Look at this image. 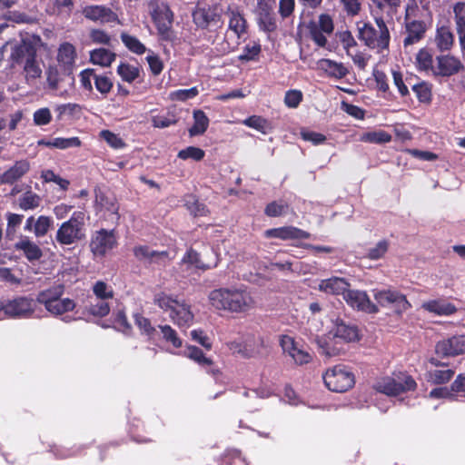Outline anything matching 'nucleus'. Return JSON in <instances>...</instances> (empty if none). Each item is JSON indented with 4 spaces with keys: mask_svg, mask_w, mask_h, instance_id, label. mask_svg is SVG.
<instances>
[{
    "mask_svg": "<svg viewBox=\"0 0 465 465\" xmlns=\"http://www.w3.org/2000/svg\"><path fill=\"white\" fill-rule=\"evenodd\" d=\"M350 284L345 279L341 277H331L329 279L322 280L319 283V290L327 294L340 295L344 297V292H347Z\"/></svg>",
    "mask_w": 465,
    "mask_h": 465,
    "instance_id": "23",
    "label": "nucleus"
},
{
    "mask_svg": "<svg viewBox=\"0 0 465 465\" xmlns=\"http://www.w3.org/2000/svg\"><path fill=\"white\" fill-rule=\"evenodd\" d=\"M85 310L94 316L104 317L110 312V305L106 300H96L95 297L89 296Z\"/></svg>",
    "mask_w": 465,
    "mask_h": 465,
    "instance_id": "33",
    "label": "nucleus"
},
{
    "mask_svg": "<svg viewBox=\"0 0 465 465\" xmlns=\"http://www.w3.org/2000/svg\"><path fill=\"white\" fill-rule=\"evenodd\" d=\"M121 40L124 46L135 54H143L147 49L145 45L136 37L127 33L121 34Z\"/></svg>",
    "mask_w": 465,
    "mask_h": 465,
    "instance_id": "38",
    "label": "nucleus"
},
{
    "mask_svg": "<svg viewBox=\"0 0 465 465\" xmlns=\"http://www.w3.org/2000/svg\"><path fill=\"white\" fill-rule=\"evenodd\" d=\"M81 141L78 137L62 138L57 137L53 139V147L58 149H67L71 147H79Z\"/></svg>",
    "mask_w": 465,
    "mask_h": 465,
    "instance_id": "60",
    "label": "nucleus"
},
{
    "mask_svg": "<svg viewBox=\"0 0 465 465\" xmlns=\"http://www.w3.org/2000/svg\"><path fill=\"white\" fill-rule=\"evenodd\" d=\"M47 74V84L48 87L55 93L56 95L61 97L67 96L69 90L64 88V85H67L70 88L74 84V79L70 76L61 78L58 71L55 68H49L46 72Z\"/></svg>",
    "mask_w": 465,
    "mask_h": 465,
    "instance_id": "20",
    "label": "nucleus"
},
{
    "mask_svg": "<svg viewBox=\"0 0 465 465\" xmlns=\"http://www.w3.org/2000/svg\"><path fill=\"white\" fill-rule=\"evenodd\" d=\"M42 45V39L35 35L24 36L19 44L12 47L10 58L14 64H23L25 61L36 58V53Z\"/></svg>",
    "mask_w": 465,
    "mask_h": 465,
    "instance_id": "8",
    "label": "nucleus"
},
{
    "mask_svg": "<svg viewBox=\"0 0 465 465\" xmlns=\"http://www.w3.org/2000/svg\"><path fill=\"white\" fill-rule=\"evenodd\" d=\"M64 294V286L59 284L41 292L37 296V302L45 307L61 298Z\"/></svg>",
    "mask_w": 465,
    "mask_h": 465,
    "instance_id": "36",
    "label": "nucleus"
},
{
    "mask_svg": "<svg viewBox=\"0 0 465 465\" xmlns=\"http://www.w3.org/2000/svg\"><path fill=\"white\" fill-rule=\"evenodd\" d=\"M417 68L420 71H431L434 74L433 56L427 49H420L416 54Z\"/></svg>",
    "mask_w": 465,
    "mask_h": 465,
    "instance_id": "40",
    "label": "nucleus"
},
{
    "mask_svg": "<svg viewBox=\"0 0 465 465\" xmlns=\"http://www.w3.org/2000/svg\"><path fill=\"white\" fill-rule=\"evenodd\" d=\"M184 355L200 365L205 366L212 364V361L204 356L201 349L195 346H188L184 351Z\"/></svg>",
    "mask_w": 465,
    "mask_h": 465,
    "instance_id": "51",
    "label": "nucleus"
},
{
    "mask_svg": "<svg viewBox=\"0 0 465 465\" xmlns=\"http://www.w3.org/2000/svg\"><path fill=\"white\" fill-rule=\"evenodd\" d=\"M95 88L103 94H108L112 87L113 82L105 75H94V76Z\"/></svg>",
    "mask_w": 465,
    "mask_h": 465,
    "instance_id": "61",
    "label": "nucleus"
},
{
    "mask_svg": "<svg viewBox=\"0 0 465 465\" xmlns=\"http://www.w3.org/2000/svg\"><path fill=\"white\" fill-rule=\"evenodd\" d=\"M84 15L87 19L102 24L114 22L117 19V15L104 5L86 6L84 9Z\"/></svg>",
    "mask_w": 465,
    "mask_h": 465,
    "instance_id": "22",
    "label": "nucleus"
},
{
    "mask_svg": "<svg viewBox=\"0 0 465 465\" xmlns=\"http://www.w3.org/2000/svg\"><path fill=\"white\" fill-rule=\"evenodd\" d=\"M434 75L450 77L464 71V64L460 59L452 54H441L436 57Z\"/></svg>",
    "mask_w": 465,
    "mask_h": 465,
    "instance_id": "14",
    "label": "nucleus"
},
{
    "mask_svg": "<svg viewBox=\"0 0 465 465\" xmlns=\"http://www.w3.org/2000/svg\"><path fill=\"white\" fill-rule=\"evenodd\" d=\"M52 121V114L49 108L37 109L33 114V122L36 126L46 125Z\"/></svg>",
    "mask_w": 465,
    "mask_h": 465,
    "instance_id": "54",
    "label": "nucleus"
},
{
    "mask_svg": "<svg viewBox=\"0 0 465 465\" xmlns=\"http://www.w3.org/2000/svg\"><path fill=\"white\" fill-rule=\"evenodd\" d=\"M376 27L371 24L357 23L358 37L371 49L382 53L389 48L390 32L382 18H376Z\"/></svg>",
    "mask_w": 465,
    "mask_h": 465,
    "instance_id": "3",
    "label": "nucleus"
},
{
    "mask_svg": "<svg viewBox=\"0 0 465 465\" xmlns=\"http://www.w3.org/2000/svg\"><path fill=\"white\" fill-rule=\"evenodd\" d=\"M17 203L19 208L23 211L35 210L40 206L42 198L32 190H27L19 196Z\"/></svg>",
    "mask_w": 465,
    "mask_h": 465,
    "instance_id": "32",
    "label": "nucleus"
},
{
    "mask_svg": "<svg viewBox=\"0 0 465 465\" xmlns=\"http://www.w3.org/2000/svg\"><path fill=\"white\" fill-rule=\"evenodd\" d=\"M372 295L380 306L392 307L398 314L411 307L406 296L395 289H373Z\"/></svg>",
    "mask_w": 465,
    "mask_h": 465,
    "instance_id": "6",
    "label": "nucleus"
},
{
    "mask_svg": "<svg viewBox=\"0 0 465 465\" xmlns=\"http://www.w3.org/2000/svg\"><path fill=\"white\" fill-rule=\"evenodd\" d=\"M280 344L283 352L288 354L296 364H306L312 359L308 351L298 346L294 338L292 336L282 335L280 339Z\"/></svg>",
    "mask_w": 465,
    "mask_h": 465,
    "instance_id": "16",
    "label": "nucleus"
},
{
    "mask_svg": "<svg viewBox=\"0 0 465 465\" xmlns=\"http://www.w3.org/2000/svg\"><path fill=\"white\" fill-rule=\"evenodd\" d=\"M302 101V93L293 89L286 92L284 96V104L289 108H296Z\"/></svg>",
    "mask_w": 465,
    "mask_h": 465,
    "instance_id": "58",
    "label": "nucleus"
},
{
    "mask_svg": "<svg viewBox=\"0 0 465 465\" xmlns=\"http://www.w3.org/2000/svg\"><path fill=\"white\" fill-rule=\"evenodd\" d=\"M118 210V204L114 197L104 193L96 194L95 211L100 218L117 223L120 218Z\"/></svg>",
    "mask_w": 465,
    "mask_h": 465,
    "instance_id": "15",
    "label": "nucleus"
},
{
    "mask_svg": "<svg viewBox=\"0 0 465 465\" xmlns=\"http://www.w3.org/2000/svg\"><path fill=\"white\" fill-rule=\"evenodd\" d=\"M53 220L49 216L40 215L34 224V233L36 237L45 236L50 230Z\"/></svg>",
    "mask_w": 465,
    "mask_h": 465,
    "instance_id": "48",
    "label": "nucleus"
},
{
    "mask_svg": "<svg viewBox=\"0 0 465 465\" xmlns=\"http://www.w3.org/2000/svg\"><path fill=\"white\" fill-rule=\"evenodd\" d=\"M245 20L239 14L235 12H231L230 21H229V28L235 33L237 37H241V35L245 32Z\"/></svg>",
    "mask_w": 465,
    "mask_h": 465,
    "instance_id": "49",
    "label": "nucleus"
},
{
    "mask_svg": "<svg viewBox=\"0 0 465 465\" xmlns=\"http://www.w3.org/2000/svg\"><path fill=\"white\" fill-rule=\"evenodd\" d=\"M209 259L203 260L200 254L193 249H189L182 259V262L198 270L206 271L215 268L218 264V254L211 250Z\"/></svg>",
    "mask_w": 465,
    "mask_h": 465,
    "instance_id": "17",
    "label": "nucleus"
},
{
    "mask_svg": "<svg viewBox=\"0 0 465 465\" xmlns=\"http://www.w3.org/2000/svg\"><path fill=\"white\" fill-rule=\"evenodd\" d=\"M333 334L336 338H340L348 342L354 341L358 339L357 328L342 322H337Z\"/></svg>",
    "mask_w": 465,
    "mask_h": 465,
    "instance_id": "34",
    "label": "nucleus"
},
{
    "mask_svg": "<svg viewBox=\"0 0 465 465\" xmlns=\"http://www.w3.org/2000/svg\"><path fill=\"white\" fill-rule=\"evenodd\" d=\"M454 375V371L450 369L434 370L429 371L428 381L434 384H443L448 382Z\"/></svg>",
    "mask_w": 465,
    "mask_h": 465,
    "instance_id": "46",
    "label": "nucleus"
},
{
    "mask_svg": "<svg viewBox=\"0 0 465 465\" xmlns=\"http://www.w3.org/2000/svg\"><path fill=\"white\" fill-rule=\"evenodd\" d=\"M324 34L325 33L322 31L316 24H312L310 25L311 38L320 47H324L327 44V38Z\"/></svg>",
    "mask_w": 465,
    "mask_h": 465,
    "instance_id": "63",
    "label": "nucleus"
},
{
    "mask_svg": "<svg viewBox=\"0 0 465 465\" xmlns=\"http://www.w3.org/2000/svg\"><path fill=\"white\" fill-rule=\"evenodd\" d=\"M317 66L328 76L336 79L343 78L349 73L347 67L342 63H338L331 59L319 60Z\"/></svg>",
    "mask_w": 465,
    "mask_h": 465,
    "instance_id": "26",
    "label": "nucleus"
},
{
    "mask_svg": "<svg viewBox=\"0 0 465 465\" xmlns=\"http://www.w3.org/2000/svg\"><path fill=\"white\" fill-rule=\"evenodd\" d=\"M262 344V339L259 338L257 340H248L244 344L237 341H231L228 343V347L233 353H238L244 358H251L259 354L260 351L256 347Z\"/></svg>",
    "mask_w": 465,
    "mask_h": 465,
    "instance_id": "24",
    "label": "nucleus"
},
{
    "mask_svg": "<svg viewBox=\"0 0 465 465\" xmlns=\"http://www.w3.org/2000/svg\"><path fill=\"white\" fill-rule=\"evenodd\" d=\"M221 11L217 5L198 2L196 9L193 13V22L198 27L205 28L212 23H217L220 20Z\"/></svg>",
    "mask_w": 465,
    "mask_h": 465,
    "instance_id": "13",
    "label": "nucleus"
},
{
    "mask_svg": "<svg viewBox=\"0 0 465 465\" xmlns=\"http://www.w3.org/2000/svg\"><path fill=\"white\" fill-rule=\"evenodd\" d=\"M435 43L438 49L441 52L450 50L454 43V36L450 29L447 26L438 27L435 35Z\"/></svg>",
    "mask_w": 465,
    "mask_h": 465,
    "instance_id": "30",
    "label": "nucleus"
},
{
    "mask_svg": "<svg viewBox=\"0 0 465 465\" xmlns=\"http://www.w3.org/2000/svg\"><path fill=\"white\" fill-rule=\"evenodd\" d=\"M93 293L96 300H112L114 298V289L111 285L103 281H97L94 283Z\"/></svg>",
    "mask_w": 465,
    "mask_h": 465,
    "instance_id": "42",
    "label": "nucleus"
},
{
    "mask_svg": "<svg viewBox=\"0 0 465 465\" xmlns=\"http://www.w3.org/2000/svg\"><path fill=\"white\" fill-rule=\"evenodd\" d=\"M118 245L114 230L100 229L92 233L90 250L96 257H104Z\"/></svg>",
    "mask_w": 465,
    "mask_h": 465,
    "instance_id": "9",
    "label": "nucleus"
},
{
    "mask_svg": "<svg viewBox=\"0 0 465 465\" xmlns=\"http://www.w3.org/2000/svg\"><path fill=\"white\" fill-rule=\"evenodd\" d=\"M86 215L83 211H75L70 219L62 223L55 233V242L62 246L73 245L85 239Z\"/></svg>",
    "mask_w": 465,
    "mask_h": 465,
    "instance_id": "4",
    "label": "nucleus"
},
{
    "mask_svg": "<svg viewBox=\"0 0 465 465\" xmlns=\"http://www.w3.org/2000/svg\"><path fill=\"white\" fill-rule=\"evenodd\" d=\"M134 253L140 260H149L152 262L163 260L167 256V253L165 252L153 251L147 246L135 247L134 249Z\"/></svg>",
    "mask_w": 465,
    "mask_h": 465,
    "instance_id": "39",
    "label": "nucleus"
},
{
    "mask_svg": "<svg viewBox=\"0 0 465 465\" xmlns=\"http://www.w3.org/2000/svg\"><path fill=\"white\" fill-rule=\"evenodd\" d=\"M436 353L440 356H454L465 353V335L453 336L436 344Z\"/></svg>",
    "mask_w": 465,
    "mask_h": 465,
    "instance_id": "19",
    "label": "nucleus"
},
{
    "mask_svg": "<svg viewBox=\"0 0 465 465\" xmlns=\"http://www.w3.org/2000/svg\"><path fill=\"white\" fill-rule=\"evenodd\" d=\"M139 73L138 67L129 64L122 63L117 67V74L127 83L134 81L139 76Z\"/></svg>",
    "mask_w": 465,
    "mask_h": 465,
    "instance_id": "45",
    "label": "nucleus"
},
{
    "mask_svg": "<svg viewBox=\"0 0 465 465\" xmlns=\"http://www.w3.org/2000/svg\"><path fill=\"white\" fill-rule=\"evenodd\" d=\"M421 308L439 316H449L456 312V307L452 303L443 300L425 302L422 303Z\"/></svg>",
    "mask_w": 465,
    "mask_h": 465,
    "instance_id": "27",
    "label": "nucleus"
},
{
    "mask_svg": "<svg viewBox=\"0 0 465 465\" xmlns=\"http://www.w3.org/2000/svg\"><path fill=\"white\" fill-rule=\"evenodd\" d=\"M199 94L197 87L190 89L175 90L170 94V98L173 101H186L194 98Z\"/></svg>",
    "mask_w": 465,
    "mask_h": 465,
    "instance_id": "57",
    "label": "nucleus"
},
{
    "mask_svg": "<svg viewBox=\"0 0 465 465\" xmlns=\"http://www.w3.org/2000/svg\"><path fill=\"white\" fill-rule=\"evenodd\" d=\"M30 162L26 159L15 162L13 165L0 174V183L8 185L15 183L30 171Z\"/></svg>",
    "mask_w": 465,
    "mask_h": 465,
    "instance_id": "18",
    "label": "nucleus"
},
{
    "mask_svg": "<svg viewBox=\"0 0 465 465\" xmlns=\"http://www.w3.org/2000/svg\"><path fill=\"white\" fill-rule=\"evenodd\" d=\"M134 322L141 331L145 333L149 338H153L156 333L155 328L152 326L151 322L147 318L140 314H134Z\"/></svg>",
    "mask_w": 465,
    "mask_h": 465,
    "instance_id": "56",
    "label": "nucleus"
},
{
    "mask_svg": "<svg viewBox=\"0 0 465 465\" xmlns=\"http://www.w3.org/2000/svg\"><path fill=\"white\" fill-rule=\"evenodd\" d=\"M415 388V381L408 375L398 377L397 380L385 377L381 379L375 385L377 391L388 396H396L404 391H413Z\"/></svg>",
    "mask_w": 465,
    "mask_h": 465,
    "instance_id": "11",
    "label": "nucleus"
},
{
    "mask_svg": "<svg viewBox=\"0 0 465 465\" xmlns=\"http://www.w3.org/2000/svg\"><path fill=\"white\" fill-rule=\"evenodd\" d=\"M75 302L69 298H59L57 301L53 303L45 306L47 312L52 313L53 315H62L65 312H71L74 309Z\"/></svg>",
    "mask_w": 465,
    "mask_h": 465,
    "instance_id": "35",
    "label": "nucleus"
},
{
    "mask_svg": "<svg viewBox=\"0 0 465 465\" xmlns=\"http://www.w3.org/2000/svg\"><path fill=\"white\" fill-rule=\"evenodd\" d=\"M23 64L27 81H33L41 77L42 69L36 62V58L29 59Z\"/></svg>",
    "mask_w": 465,
    "mask_h": 465,
    "instance_id": "47",
    "label": "nucleus"
},
{
    "mask_svg": "<svg viewBox=\"0 0 465 465\" xmlns=\"http://www.w3.org/2000/svg\"><path fill=\"white\" fill-rule=\"evenodd\" d=\"M160 331L163 334V338L170 342L174 348H180L183 345L182 340L178 337L177 332L170 325H160Z\"/></svg>",
    "mask_w": 465,
    "mask_h": 465,
    "instance_id": "50",
    "label": "nucleus"
},
{
    "mask_svg": "<svg viewBox=\"0 0 465 465\" xmlns=\"http://www.w3.org/2000/svg\"><path fill=\"white\" fill-rule=\"evenodd\" d=\"M100 136L113 148L118 149L124 146V142L118 135L108 131L104 130L100 133Z\"/></svg>",
    "mask_w": 465,
    "mask_h": 465,
    "instance_id": "64",
    "label": "nucleus"
},
{
    "mask_svg": "<svg viewBox=\"0 0 465 465\" xmlns=\"http://www.w3.org/2000/svg\"><path fill=\"white\" fill-rule=\"evenodd\" d=\"M41 177L45 183L53 182L56 183L62 190H66L69 186L68 180L56 175L52 170L43 171L41 173Z\"/></svg>",
    "mask_w": 465,
    "mask_h": 465,
    "instance_id": "55",
    "label": "nucleus"
},
{
    "mask_svg": "<svg viewBox=\"0 0 465 465\" xmlns=\"http://www.w3.org/2000/svg\"><path fill=\"white\" fill-rule=\"evenodd\" d=\"M264 234L267 238H279L282 240H302L308 239L310 236L308 232L293 226L269 229L265 231Z\"/></svg>",
    "mask_w": 465,
    "mask_h": 465,
    "instance_id": "21",
    "label": "nucleus"
},
{
    "mask_svg": "<svg viewBox=\"0 0 465 465\" xmlns=\"http://www.w3.org/2000/svg\"><path fill=\"white\" fill-rule=\"evenodd\" d=\"M154 303L180 328H188L193 324L194 314L184 300L162 292L154 296Z\"/></svg>",
    "mask_w": 465,
    "mask_h": 465,
    "instance_id": "2",
    "label": "nucleus"
},
{
    "mask_svg": "<svg viewBox=\"0 0 465 465\" xmlns=\"http://www.w3.org/2000/svg\"><path fill=\"white\" fill-rule=\"evenodd\" d=\"M323 381L330 391L343 392L353 386L354 376L344 366L338 365L325 372Z\"/></svg>",
    "mask_w": 465,
    "mask_h": 465,
    "instance_id": "7",
    "label": "nucleus"
},
{
    "mask_svg": "<svg viewBox=\"0 0 465 465\" xmlns=\"http://www.w3.org/2000/svg\"><path fill=\"white\" fill-rule=\"evenodd\" d=\"M457 34L463 56L465 55V2H457L454 5Z\"/></svg>",
    "mask_w": 465,
    "mask_h": 465,
    "instance_id": "28",
    "label": "nucleus"
},
{
    "mask_svg": "<svg viewBox=\"0 0 465 465\" xmlns=\"http://www.w3.org/2000/svg\"><path fill=\"white\" fill-rule=\"evenodd\" d=\"M242 124L250 128L255 129L262 134H267L270 130L268 121L259 115H252L242 121Z\"/></svg>",
    "mask_w": 465,
    "mask_h": 465,
    "instance_id": "44",
    "label": "nucleus"
},
{
    "mask_svg": "<svg viewBox=\"0 0 465 465\" xmlns=\"http://www.w3.org/2000/svg\"><path fill=\"white\" fill-rule=\"evenodd\" d=\"M208 300L214 310L230 312H245L255 304L251 293L239 288L214 289L210 292Z\"/></svg>",
    "mask_w": 465,
    "mask_h": 465,
    "instance_id": "1",
    "label": "nucleus"
},
{
    "mask_svg": "<svg viewBox=\"0 0 465 465\" xmlns=\"http://www.w3.org/2000/svg\"><path fill=\"white\" fill-rule=\"evenodd\" d=\"M115 58V53L105 48H97L90 52L91 62L103 67L110 66Z\"/></svg>",
    "mask_w": 465,
    "mask_h": 465,
    "instance_id": "31",
    "label": "nucleus"
},
{
    "mask_svg": "<svg viewBox=\"0 0 465 465\" xmlns=\"http://www.w3.org/2000/svg\"><path fill=\"white\" fill-rule=\"evenodd\" d=\"M35 302L27 297H17L0 305V320L5 317L27 318L35 311Z\"/></svg>",
    "mask_w": 465,
    "mask_h": 465,
    "instance_id": "10",
    "label": "nucleus"
},
{
    "mask_svg": "<svg viewBox=\"0 0 465 465\" xmlns=\"http://www.w3.org/2000/svg\"><path fill=\"white\" fill-rule=\"evenodd\" d=\"M146 61L149 64L150 70L153 74L158 75L162 73L163 69V64L161 58L152 51L148 52L146 56Z\"/></svg>",
    "mask_w": 465,
    "mask_h": 465,
    "instance_id": "59",
    "label": "nucleus"
},
{
    "mask_svg": "<svg viewBox=\"0 0 465 465\" xmlns=\"http://www.w3.org/2000/svg\"><path fill=\"white\" fill-rule=\"evenodd\" d=\"M412 90L420 102L427 103L430 101L431 88L429 84L425 82L416 84L412 86Z\"/></svg>",
    "mask_w": 465,
    "mask_h": 465,
    "instance_id": "52",
    "label": "nucleus"
},
{
    "mask_svg": "<svg viewBox=\"0 0 465 465\" xmlns=\"http://www.w3.org/2000/svg\"><path fill=\"white\" fill-rule=\"evenodd\" d=\"M261 52V45L253 43L252 45H247L242 53L239 55L241 61H251L255 59Z\"/></svg>",
    "mask_w": 465,
    "mask_h": 465,
    "instance_id": "62",
    "label": "nucleus"
},
{
    "mask_svg": "<svg viewBox=\"0 0 465 465\" xmlns=\"http://www.w3.org/2000/svg\"><path fill=\"white\" fill-rule=\"evenodd\" d=\"M149 9L161 39L173 41L175 39L174 32L172 29L173 15L168 5L164 2H151Z\"/></svg>",
    "mask_w": 465,
    "mask_h": 465,
    "instance_id": "5",
    "label": "nucleus"
},
{
    "mask_svg": "<svg viewBox=\"0 0 465 465\" xmlns=\"http://www.w3.org/2000/svg\"><path fill=\"white\" fill-rule=\"evenodd\" d=\"M204 151L199 147L189 146L178 153V157L183 160L193 159L200 161L204 157Z\"/></svg>",
    "mask_w": 465,
    "mask_h": 465,
    "instance_id": "53",
    "label": "nucleus"
},
{
    "mask_svg": "<svg viewBox=\"0 0 465 465\" xmlns=\"http://www.w3.org/2000/svg\"><path fill=\"white\" fill-rule=\"evenodd\" d=\"M15 249L24 252L29 261H35L42 257L40 247L28 237H22L15 242Z\"/></svg>",
    "mask_w": 465,
    "mask_h": 465,
    "instance_id": "29",
    "label": "nucleus"
},
{
    "mask_svg": "<svg viewBox=\"0 0 465 465\" xmlns=\"http://www.w3.org/2000/svg\"><path fill=\"white\" fill-rule=\"evenodd\" d=\"M343 300L354 310L367 313H377L379 312L378 305L371 301L365 291L348 288L347 292H344Z\"/></svg>",
    "mask_w": 465,
    "mask_h": 465,
    "instance_id": "12",
    "label": "nucleus"
},
{
    "mask_svg": "<svg viewBox=\"0 0 465 465\" xmlns=\"http://www.w3.org/2000/svg\"><path fill=\"white\" fill-rule=\"evenodd\" d=\"M426 32V25L421 21H411L406 23V33L407 35L403 40L404 47L412 45L420 42Z\"/></svg>",
    "mask_w": 465,
    "mask_h": 465,
    "instance_id": "25",
    "label": "nucleus"
},
{
    "mask_svg": "<svg viewBox=\"0 0 465 465\" xmlns=\"http://www.w3.org/2000/svg\"><path fill=\"white\" fill-rule=\"evenodd\" d=\"M57 60L64 65H71L75 60V48L69 43H64L58 49Z\"/></svg>",
    "mask_w": 465,
    "mask_h": 465,
    "instance_id": "41",
    "label": "nucleus"
},
{
    "mask_svg": "<svg viewBox=\"0 0 465 465\" xmlns=\"http://www.w3.org/2000/svg\"><path fill=\"white\" fill-rule=\"evenodd\" d=\"M391 135L382 130L371 131L361 135V141L371 143H386L391 142Z\"/></svg>",
    "mask_w": 465,
    "mask_h": 465,
    "instance_id": "43",
    "label": "nucleus"
},
{
    "mask_svg": "<svg viewBox=\"0 0 465 465\" xmlns=\"http://www.w3.org/2000/svg\"><path fill=\"white\" fill-rule=\"evenodd\" d=\"M193 125L189 129L191 136L203 134L209 125V119L206 114L201 110L193 112Z\"/></svg>",
    "mask_w": 465,
    "mask_h": 465,
    "instance_id": "37",
    "label": "nucleus"
}]
</instances>
